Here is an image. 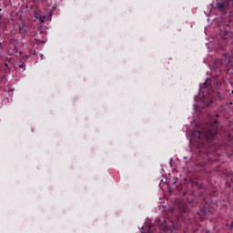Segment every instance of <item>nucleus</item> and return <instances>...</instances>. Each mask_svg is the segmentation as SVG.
Returning a JSON list of instances; mask_svg holds the SVG:
<instances>
[{
  "instance_id": "nucleus-1",
  "label": "nucleus",
  "mask_w": 233,
  "mask_h": 233,
  "mask_svg": "<svg viewBox=\"0 0 233 233\" xmlns=\"http://www.w3.org/2000/svg\"><path fill=\"white\" fill-rule=\"evenodd\" d=\"M218 132V127L216 126H211L208 130L203 133L199 131H192L189 138L190 145L193 147H197L199 148L203 143H205V139H212V137H216V134Z\"/></svg>"
},
{
  "instance_id": "nucleus-2",
  "label": "nucleus",
  "mask_w": 233,
  "mask_h": 233,
  "mask_svg": "<svg viewBox=\"0 0 233 233\" xmlns=\"http://www.w3.org/2000/svg\"><path fill=\"white\" fill-rule=\"evenodd\" d=\"M208 85H210V80L207 79L206 82H204L202 86H200V92H202L203 94L202 103H205L204 106H201V108H204V106H209L210 103L214 102V98H212V95L208 96L205 95V93L207 92V88H208Z\"/></svg>"
},
{
  "instance_id": "nucleus-3",
  "label": "nucleus",
  "mask_w": 233,
  "mask_h": 233,
  "mask_svg": "<svg viewBox=\"0 0 233 233\" xmlns=\"http://www.w3.org/2000/svg\"><path fill=\"white\" fill-rule=\"evenodd\" d=\"M163 230H164V232H174V230H176L174 222H172L170 220L166 221V225H165Z\"/></svg>"
},
{
  "instance_id": "nucleus-4",
  "label": "nucleus",
  "mask_w": 233,
  "mask_h": 233,
  "mask_svg": "<svg viewBox=\"0 0 233 233\" xmlns=\"http://www.w3.org/2000/svg\"><path fill=\"white\" fill-rule=\"evenodd\" d=\"M142 230H143L142 233H151L152 232V224L150 223L149 219H147L146 225L144 227H142Z\"/></svg>"
},
{
  "instance_id": "nucleus-5",
  "label": "nucleus",
  "mask_w": 233,
  "mask_h": 233,
  "mask_svg": "<svg viewBox=\"0 0 233 233\" xmlns=\"http://www.w3.org/2000/svg\"><path fill=\"white\" fill-rule=\"evenodd\" d=\"M231 35H232V33L228 31H223L220 34V37H222V39H228V37H230Z\"/></svg>"
},
{
  "instance_id": "nucleus-6",
  "label": "nucleus",
  "mask_w": 233,
  "mask_h": 233,
  "mask_svg": "<svg viewBox=\"0 0 233 233\" xmlns=\"http://www.w3.org/2000/svg\"><path fill=\"white\" fill-rule=\"evenodd\" d=\"M38 19H40V21H41L42 23H45V19H46V16H45V15H40V16H38Z\"/></svg>"
},
{
  "instance_id": "nucleus-7",
  "label": "nucleus",
  "mask_w": 233,
  "mask_h": 233,
  "mask_svg": "<svg viewBox=\"0 0 233 233\" xmlns=\"http://www.w3.org/2000/svg\"><path fill=\"white\" fill-rule=\"evenodd\" d=\"M225 6V4L218 3L217 4V8H223Z\"/></svg>"
},
{
  "instance_id": "nucleus-8",
  "label": "nucleus",
  "mask_w": 233,
  "mask_h": 233,
  "mask_svg": "<svg viewBox=\"0 0 233 233\" xmlns=\"http://www.w3.org/2000/svg\"><path fill=\"white\" fill-rule=\"evenodd\" d=\"M5 73L6 74L10 70V67H8V64H5Z\"/></svg>"
},
{
  "instance_id": "nucleus-9",
  "label": "nucleus",
  "mask_w": 233,
  "mask_h": 233,
  "mask_svg": "<svg viewBox=\"0 0 233 233\" xmlns=\"http://www.w3.org/2000/svg\"><path fill=\"white\" fill-rule=\"evenodd\" d=\"M198 108H199V106H198V104H196V105L194 106V109H195V110H198Z\"/></svg>"
},
{
  "instance_id": "nucleus-10",
  "label": "nucleus",
  "mask_w": 233,
  "mask_h": 233,
  "mask_svg": "<svg viewBox=\"0 0 233 233\" xmlns=\"http://www.w3.org/2000/svg\"><path fill=\"white\" fill-rule=\"evenodd\" d=\"M179 209L181 210V212H185V208L179 207Z\"/></svg>"
},
{
  "instance_id": "nucleus-11",
  "label": "nucleus",
  "mask_w": 233,
  "mask_h": 233,
  "mask_svg": "<svg viewBox=\"0 0 233 233\" xmlns=\"http://www.w3.org/2000/svg\"><path fill=\"white\" fill-rule=\"evenodd\" d=\"M24 67H25V66H23V65L19 66V68H24Z\"/></svg>"
},
{
  "instance_id": "nucleus-12",
  "label": "nucleus",
  "mask_w": 233,
  "mask_h": 233,
  "mask_svg": "<svg viewBox=\"0 0 233 233\" xmlns=\"http://www.w3.org/2000/svg\"><path fill=\"white\" fill-rule=\"evenodd\" d=\"M169 165L172 167V158L170 159Z\"/></svg>"
},
{
  "instance_id": "nucleus-13",
  "label": "nucleus",
  "mask_w": 233,
  "mask_h": 233,
  "mask_svg": "<svg viewBox=\"0 0 233 233\" xmlns=\"http://www.w3.org/2000/svg\"><path fill=\"white\" fill-rule=\"evenodd\" d=\"M195 99H198V96H195Z\"/></svg>"
},
{
  "instance_id": "nucleus-14",
  "label": "nucleus",
  "mask_w": 233,
  "mask_h": 233,
  "mask_svg": "<svg viewBox=\"0 0 233 233\" xmlns=\"http://www.w3.org/2000/svg\"><path fill=\"white\" fill-rule=\"evenodd\" d=\"M41 57H42V59H43V55H41Z\"/></svg>"
},
{
  "instance_id": "nucleus-15",
  "label": "nucleus",
  "mask_w": 233,
  "mask_h": 233,
  "mask_svg": "<svg viewBox=\"0 0 233 233\" xmlns=\"http://www.w3.org/2000/svg\"><path fill=\"white\" fill-rule=\"evenodd\" d=\"M207 233H209L208 231H207Z\"/></svg>"
}]
</instances>
